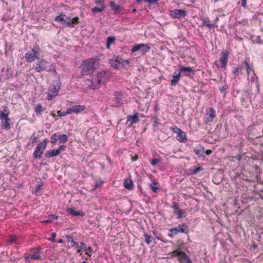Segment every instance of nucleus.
Returning a JSON list of instances; mask_svg holds the SVG:
<instances>
[{
    "instance_id": "nucleus-50",
    "label": "nucleus",
    "mask_w": 263,
    "mask_h": 263,
    "mask_svg": "<svg viewBox=\"0 0 263 263\" xmlns=\"http://www.w3.org/2000/svg\"><path fill=\"white\" fill-rule=\"evenodd\" d=\"M153 234L155 235L156 239L162 241H164L163 240L162 237L161 236V235H158L157 232L156 231H153Z\"/></svg>"
},
{
    "instance_id": "nucleus-26",
    "label": "nucleus",
    "mask_w": 263,
    "mask_h": 263,
    "mask_svg": "<svg viewBox=\"0 0 263 263\" xmlns=\"http://www.w3.org/2000/svg\"><path fill=\"white\" fill-rule=\"evenodd\" d=\"M58 156L55 150L50 149L46 151L45 156L47 158H50Z\"/></svg>"
},
{
    "instance_id": "nucleus-4",
    "label": "nucleus",
    "mask_w": 263,
    "mask_h": 263,
    "mask_svg": "<svg viewBox=\"0 0 263 263\" xmlns=\"http://www.w3.org/2000/svg\"><path fill=\"white\" fill-rule=\"evenodd\" d=\"M150 49L148 44L141 43L133 46L131 51L133 53L138 51L141 54L144 55L148 52Z\"/></svg>"
},
{
    "instance_id": "nucleus-46",
    "label": "nucleus",
    "mask_w": 263,
    "mask_h": 263,
    "mask_svg": "<svg viewBox=\"0 0 263 263\" xmlns=\"http://www.w3.org/2000/svg\"><path fill=\"white\" fill-rule=\"evenodd\" d=\"M65 14H61L59 15H58L55 18V21L58 22H62L63 20V17H64Z\"/></svg>"
},
{
    "instance_id": "nucleus-42",
    "label": "nucleus",
    "mask_w": 263,
    "mask_h": 263,
    "mask_svg": "<svg viewBox=\"0 0 263 263\" xmlns=\"http://www.w3.org/2000/svg\"><path fill=\"white\" fill-rule=\"evenodd\" d=\"M170 232H171L170 233H169L168 234V235L170 237H173L174 235H177L178 233L176 231V230L174 228H171L170 230Z\"/></svg>"
},
{
    "instance_id": "nucleus-47",
    "label": "nucleus",
    "mask_w": 263,
    "mask_h": 263,
    "mask_svg": "<svg viewBox=\"0 0 263 263\" xmlns=\"http://www.w3.org/2000/svg\"><path fill=\"white\" fill-rule=\"evenodd\" d=\"M43 107L41 104H37L35 107V111L37 113H40L43 111Z\"/></svg>"
},
{
    "instance_id": "nucleus-51",
    "label": "nucleus",
    "mask_w": 263,
    "mask_h": 263,
    "mask_svg": "<svg viewBox=\"0 0 263 263\" xmlns=\"http://www.w3.org/2000/svg\"><path fill=\"white\" fill-rule=\"evenodd\" d=\"M159 0H144V1L149 5L156 4Z\"/></svg>"
},
{
    "instance_id": "nucleus-2",
    "label": "nucleus",
    "mask_w": 263,
    "mask_h": 263,
    "mask_svg": "<svg viewBox=\"0 0 263 263\" xmlns=\"http://www.w3.org/2000/svg\"><path fill=\"white\" fill-rule=\"evenodd\" d=\"M81 70L83 75H88L93 73L95 71V67L94 62L91 60L84 61L81 66Z\"/></svg>"
},
{
    "instance_id": "nucleus-43",
    "label": "nucleus",
    "mask_w": 263,
    "mask_h": 263,
    "mask_svg": "<svg viewBox=\"0 0 263 263\" xmlns=\"http://www.w3.org/2000/svg\"><path fill=\"white\" fill-rule=\"evenodd\" d=\"M174 213L178 216V218H181L182 217L183 212L182 210L179 209L177 211H175Z\"/></svg>"
},
{
    "instance_id": "nucleus-44",
    "label": "nucleus",
    "mask_w": 263,
    "mask_h": 263,
    "mask_svg": "<svg viewBox=\"0 0 263 263\" xmlns=\"http://www.w3.org/2000/svg\"><path fill=\"white\" fill-rule=\"evenodd\" d=\"M66 24L67 26L69 27L73 28L74 27L73 25V22L72 21L70 17L68 19V21H67Z\"/></svg>"
},
{
    "instance_id": "nucleus-12",
    "label": "nucleus",
    "mask_w": 263,
    "mask_h": 263,
    "mask_svg": "<svg viewBox=\"0 0 263 263\" xmlns=\"http://www.w3.org/2000/svg\"><path fill=\"white\" fill-rule=\"evenodd\" d=\"M174 228L176 230L177 233H182L187 234L189 232V227L185 223L179 224Z\"/></svg>"
},
{
    "instance_id": "nucleus-29",
    "label": "nucleus",
    "mask_w": 263,
    "mask_h": 263,
    "mask_svg": "<svg viewBox=\"0 0 263 263\" xmlns=\"http://www.w3.org/2000/svg\"><path fill=\"white\" fill-rule=\"evenodd\" d=\"M105 6L104 5H102L100 7H95L92 8L91 11L93 13H99L103 11V10L105 9Z\"/></svg>"
},
{
    "instance_id": "nucleus-56",
    "label": "nucleus",
    "mask_w": 263,
    "mask_h": 263,
    "mask_svg": "<svg viewBox=\"0 0 263 263\" xmlns=\"http://www.w3.org/2000/svg\"><path fill=\"white\" fill-rule=\"evenodd\" d=\"M130 59H127L125 60H123V62L124 64L123 67H125L126 65H128L129 64Z\"/></svg>"
},
{
    "instance_id": "nucleus-34",
    "label": "nucleus",
    "mask_w": 263,
    "mask_h": 263,
    "mask_svg": "<svg viewBox=\"0 0 263 263\" xmlns=\"http://www.w3.org/2000/svg\"><path fill=\"white\" fill-rule=\"evenodd\" d=\"M158 184L156 182H153L149 184V187L152 191L156 193L159 190V187L158 186Z\"/></svg>"
},
{
    "instance_id": "nucleus-13",
    "label": "nucleus",
    "mask_w": 263,
    "mask_h": 263,
    "mask_svg": "<svg viewBox=\"0 0 263 263\" xmlns=\"http://www.w3.org/2000/svg\"><path fill=\"white\" fill-rule=\"evenodd\" d=\"M179 72L184 76H189L191 73H193V70L190 67L180 66L179 69Z\"/></svg>"
},
{
    "instance_id": "nucleus-60",
    "label": "nucleus",
    "mask_w": 263,
    "mask_h": 263,
    "mask_svg": "<svg viewBox=\"0 0 263 263\" xmlns=\"http://www.w3.org/2000/svg\"><path fill=\"white\" fill-rule=\"evenodd\" d=\"M240 70H241V68L239 67H235L233 69V72L234 73H236L238 71H239Z\"/></svg>"
},
{
    "instance_id": "nucleus-53",
    "label": "nucleus",
    "mask_w": 263,
    "mask_h": 263,
    "mask_svg": "<svg viewBox=\"0 0 263 263\" xmlns=\"http://www.w3.org/2000/svg\"><path fill=\"white\" fill-rule=\"evenodd\" d=\"M56 96L57 95H54V94L51 92L48 93L47 96V99L49 100H51L54 97Z\"/></svg>"
},
{
    "instance_id": "nucleus-49",
    "label": "nucleus",
    "mask_w": 263,
    "mask_h": 263,
    "mask_svg": "<svg viewBox=\"0 0 263 263\" xmlns=\"http://www.w3.org/2000/svg\"><path fill=\"white\" fill-rule=\"evenodd\" d=\"M17 238L15 236H11L10 238V242L11 243H14L15 244H17L16 242Z\"/></svg>"
},
{
    "instance_id": "nucleus-17",
    "label": "nucleus",
    "mask_w": 263,
    "mask_h": 263,
    "mask_svg": "<svg viewBox=\"0 0 263 263\" xmlns=\"http://www.w3.org/2000/svg\"><path fill=\"white\" fill-rule=\"evenodd\" d=\"M109 6L116 13H119L122 10V7L113 1L110 2Z\"/></svg>"
},
{
    "instance_id": "nucleus-8",
    "label": "nucleus",
    "mask_w": 263,
    "mask_h": 263,
    "mask_svg": "<svg viewBox=\"0 0 263 263\" xmlns=\"http://www.w3.org/2000/svg\"><path fill=\"white\" fill-rule=\"evenodd\" d=\"M39 53L34 48L28 51L25 55V59L29 62H32L36 59H39L38 56Z\"/></svg>"
},
{
    "instance_id": "nucleus-9",
    "label": "nucleus",
    "mask_w": 263,
    "mask_h": 263,
    "mask_svg": "<svg viewBox=\"0 0 263 263\" xmlns=\"http://www.w3.org/2000/svg\"><path fill=\"white\" fill-rule=\"evenodd\" d=\"M170 15L172 18H180L184 17L186 15V12L184 10L176 9L170 12Z\"/></svg>"
},
{
    "instance_id": "nucleus-21",
    "label": "nucleus",
    "mask_w": 263,
    "mask_h": 263,
    "mask_svg": "<svg viewBox=\"0 0 263 263\" xmlns=\"http://www.w3.org/2000/svg\"><path fill=\"white\" fill-rule=\"evenodd\" d=\"M180 75L181 74L179 72H178L177 73L176 72H175V75L173 76V79L171 80L172 86L175 85L179 82L180 80Z\"/></svg>"
},
{
    "instance_id": "nucleus-19",
    "label": "nucleus",
    "mask_w": 263,
    "mask_h": 263,
    "mask_svg": "<svg viewBox=\"0 0 263 263\" xmlns=\"http://www.w3.org/2000/svg\"><path fill=\"white\" fill-rule=\"evenodd\" d=\"M123 93L121 91L116 92L114 94V100L117 104L122 103L123 101Z\"/></svg>"
},
{
    "instance_id": "nucleus-5",
    "label": "nucleus",
    "mask_w": 263,
    "mask_h": 263,
    "mask_svg": "<svg viewBox=\"0 0 263 263\" xmlns=\"http://www.w3.org/2000/svg\"><path fill=\"white\" fill-rule=\"evenodd\" d=\"M171 128L174 133L177 134L176 139L178 141L181 142H185L186 141V134L184 132L176 126L174 127H172Z\"/></svg>"
},
{
    "instance_id": "nucleus-16",
    "label": "nucleus",
    "mask_w": 263,
    "mask_h": 263,
    "mask_svg": "<svg viewBox=\"0 0 263 263\" xmlns=\"http://www.w3.org/2000/svg\"><path fill=\"white\" fill-rule=\"evenodd\" d=\"M85 109L84 106L82 105H74L68 108L70 114L71 112L79 113L83 111Z\"/></svg>"
},
{
    "instance_id": "nucleus-39",
    "label": "nucleus",
    "mask_w": 263,
    "mask_h": 263,
    "mask_svg": "<svg viewBox=\"0 0 263 263\" xmlns=\"http://www.w3.org/2000/svg\"><path fill=\"white\" fill-rule=\"evenodd\" d=\"M65 148L66 146L64 145H61L55 150V152L59 155L61 152L65 151Z\"/></svg>"
},
{
    "instance_id": "nucleus-35",
    "label": "nucleus",
    "mask_w": 263,
    "mask_h": 263,
    "mask_svg": "<svg viewBox=\"0 0 263 263\" xmlns=\"http://www.w3.org/2000/svg\"><path fill=\"white\" fill-rule=\"evenodd\" d=\"M58 217L57 216L54 215H52L49 217L48 219L43 221V222L45 223H49V222H52L54 219H55V220L58 219Z\"/></svg>"
},
{
    "instance_id": "nucleus-30",
    "label": "nucleus",
    "mask_w": 263,
    "mask_h": 263,
    "mask_svg": "<svg viewBox=\"0 0 263 263\" xmlns=\"http://www.w3.org/2000/svg\"><path fill=\"white\" fill-rule=\"evenodd\" d=\"M115 37L114 36H109L107 39V43H106V48L109 49L110 48V45L111 44L115 43Z\"/></svg>"
},
{
    "instance_id": "nucleus-6",
    "label": "nucleus",
    "mask_w": 263,
    "mask_h": 263,
    "mask_svg": "<svg viewBox=\"0 0 263 263\" xmlns=\"http://www.w3.org/2000/svg\"><path fill=\"white\" fill-rule=\"evenodd\" d=\"M58 140L60 143H65L67 141V135L65 134L59 135L55 133L51 136L50 142L52 144H55Z\"/></svg>"
},
{
    "instance_id": "nucleus-1",
    "label": "nucleus",
    "mask_w": 263,
    "mask_h": 263,
    "mask_svg": "<svg viewBox=\"0 0 263 263\" xmlns=\"http://www.w3.org/2000/svg\"><path fill=\"white\" fill-rule=\"evenodd\" d=\"M108 78V73L103 71L98 72L97 76L93 77L91 80H86L85 83L89 88L95 89L100 87L102 84L105 83Z\"/></svg>"
},
{
    "instance_id": "nucleus-37",
    "label": "nucleus",
    "mask_w": 263,
    "mask_h": 263,
    "mask_svg": "<svg viewBox=\"0 0 263 263\" xmlns=\"http://www.w3.org/2000/svg\"><path fill=\"white\" fill-rule=\"evenodd\" d=\"M82 250H84L85 251V253L86 255H87L88 256H91V252H92V248L90 247H87L86 246V248L85 249H82Z\"/></svg>"
},
{
    "instance_id": "nucleus-45",
    "label": "nucleus",
    "mask_w": 263,
    "mask_h": 263,
    "mask_svg": "<svg viewBox=\"0 0 263 263\" xmlns=\"http://www.w3.org/2000/svg\"><path fill=\"white\" fill-rule=\"evenodd\" d=\"M181 251H179L178 250H174L173 252H171V254L172 256L174 257H179V255H180V253Z\"/></svg>"
},
{
    "instance_id": "nucleus-62",
    "label": "nucleus",
    "mask_w": 263,
    "mask_h": 263,
    "mask_svg": "<svg viewBox=\"0 0 263 263\" xmlns=\"http://www.w3.org/2000/svg\"><path fill=\"white\" fill-rule=\"evenodd\" d=\"M247 5V0H241V6L245 8Z\"/></svg>"
},
{
    "instance_id": "nucleus-61",
    "label": "nucleus",
    "mask_w": 263,
    "mask_h": 263,
    "mask_svg": "<svg viewBox=\"0 0 263 263\" xmlns=\"http://www.w3.org/2000/svg\"><path fill=\"white\" fill-rule=\"evenodd\" d=\"M95 3L98 5H103V0H95Z\"/></svg>"
},
{
    "instance_id": "nucleus-20",
    "label": "nucleus",
    "mask_w": 263,
    "mask_h": 263,
    "mask_svg": "<svg viewBox=\"0 0 263 263\" xmlns=\"http://www.w3.org/2000/svg\"><path fill=\"white\" fill-rule=\"evenodd\" d=\"M201 20L202 21V23L201 25L202 26H205L209 27L210 29L214 28V25L211 23L210 21L209 20L208 18L202 17Z\"/></svg>"
},
{
    "instance_id": "nucleus-52",
    "label": "nucleus",
    "mask_w": 263,
    "mask_h": 263,
    "mask_svg": "<svg viewBox=\"0 0 263 263\" xmlns=\"http://www.w3.org/2000/svg\"><path fill=\"white\" fill-rule=\"evenodd\" d=\"M56 237V233L53 232L51 233V237L49 238V240L51 241H54Z\"/></svg>"
},
{
    "instance_id": "nucleus-40",
    "label": "nucleus",
    "mask_w": 263,
    "mask_h": 263,
    "mask_svg": "<svg viewBox=\"0 0 263 263\" xmlns=\"http://www.w3.org/2000/svg\"><path fill=\"white\" fill-rule=\"evenodd\" d=\"M202 170V168L200 167H196L193 170H190L191 174L192 175L197 174L198 172Z\"/></svg>"
},
{
    "instance_id": "nucleus-10",
    "label": "nucleus",
    "mask_w": 263,
    "mask_h": 263,
    "mask_svg": "<svg viewBox=\"0 0 263 263\" xmlns=\"http://www.w3.org/2000/svg\"><path fill=\"white\" fill-rule=\"evenodd\" d=\"M48 63L43 59L40 60L36 63L35 67V71L41 72L46 69Z\"/></svg>"
},
{
    "instance_id": "nucleus-55",
    "label": "nucleus",
    "mask_w": 263,
    "mask_h": 263,
    "mask_svg": "<svg viewBox=\"0 0 263 263\" xmlns=\"http://www.w3.org/2000/svg\"><path fill=\"white\" fill-rule=\"evenodd\" d=\"M227 87L225 86H221L219 87V90L221 92H224L225 90L227 89Z\"/></svg>"
},
{
    "instance_id": "nucleus-28",
    "label": "nucleus",
    "mask_w": 263,
    "mask_h": 263,
    "mask_svg": "<svg viewBox=\"0 0 263 263\" xmlns=\"http://www.w3.org/2000/svg\"><path fill=\"white\" fill-rule=\"evenodd\" d=\"M2 121V125L3 127H5L6 129H9L10 128V119L8 118H6L5 119H3Z\"/></svg>"
},
{
    "instance_id": "nucleus-57",
    "label": "nucleus",
    "mask_w": 263,
    "mask_h": 263,
    "mask_svg": "<svg viewBox=\"0 0 263 263\" xmlns=\"http://www.w3.org/2000/svg\"><path fill=\"white\" fill-rule=\"evenodd\" d=\"M72 21L73 22V24L76 23L78 24L79 21V18L78 16H76L75 17H73L72 19H71Z\"/></svg>"
},
{
    "instance_id": "nucleus-48",
    "label": "nucleus",
    "mask_w": 263,
    "mask_h": 263,
    "mask_svg": "<svg viewBox=\"0 0 263 263\" xmlns=\"http://www.w3.org/2000/svg\"><path fill=\"white\" fill-rule=\"evenodd\" d=\"M159 162H160V159H154L151 161V164L152 165L155 166Z\"/></svg>"
},
{
    "instance_id": "nucleus-59",
    "label": "nucleus",
    "mask_w": 263,
    "mask_h": 263,
    "mask_svg": "<svg viewBox=\"0 0 263 263\" xmlns=\"http://www.w3.org/2000/svg\"><path fill=\"white\" fill-rule=\"evenodd\" d=\"M37 139V137L35 136H32L30 140H31L32 143H34L36 142V140Z\"/></svg>"
},
{
    "instance_id": "nucleus-14",
    "label": "nucleus",
    "mask_w": 263,
    "mask_h": 263,
    "mask_svg": "<svg viewBox=\"0 0 263 263\" xmlns=\"http://www.w3.org/2000/svg\"><path fill=\"white\" fill-rule=\"evenodd\" d=\"M127 122H130V124H136L139 122L138 113L136 111H134V115H128L127 117Z\"/></svg>"
},
{
    "instance_id": "nucleus-27",
    "label": "nucleus",
    "mask_w": 263,
    "mask_h": 263,
    "mask_svg": "<svg viewBox=\"0 0 263 263\" xmlns=\"http://www.w3.org/2000/svg\"><path fill=\"white\" fill-rule=\"evenodd\" d=\"M28 257L35 260L41 259V257L39 251H35L32 254L29 255Z\"/></svg>"
},
{
    "instance_id": "nucleus-31",
    "label": "nucleus",
    "mask_w": 263,
    "mask_h": 263,
    "mask_svg": "<svg viewBox=\"0 0 263 263\" xmlns=\"http://www.w3.org/2000/svg\"><path fill=\"white\" fill-rule=\"evenodd\" d=\"M69 213L72 215L76 216L83 215V212L82 211H74L72 209H69Z\"/></svg>"
},
{
    "instance_id": "nucleus-11",
    "label": "nucleus",
    "mask_w": 263,
    "mask_h": 263,
    "mask_svg": "<svg viewBox=\"0 0 263 263\" xmlns=\"http://www.w3.org/2000/svg\"><path fill=\"white\" fill-rule=\"evenodd\" d=\"M66 238L68 241L73 243V246L75 247L76 249H85L86 248V244L83 242H76L73 239V237L71 236H67Z\"/></svg>"
},
{
    "instance_id": "nucleus-63",
    "label": "nucleus",
    "mask_w": 263,
    "mask_h": 263,
    "mask_svg": "<svg viewBox=\"0 0 263 263\" xmlns=\"http://www.w3.org/2000/svg\"><path fill=\"white\" fill-rule=\"evenodd\" d=\"M172 208L174 209L175 211H177L179 209L178 206L177 204L175 203L172 205Z\"/></svg>"
},
{
    "instance_id": "nucleus-23",
    "label": "nucleus",
    "mask_w": 263,
    "mask_h": 263,
    "mask_svg": "<svg viewBox=\"0 0 263 263\" xmlns=\"http://www.w3.org/2000/svg\"><path fill=\"white\" fill-rule=\"evenodd\" d=\"M9 111L7 110V107L6 106L4 107V109L3 111H1L0 112V119L1 120H3V119H5L6 118H8Z\"/></svg>"
},
{
    "instance_id": "nucleus-32",
    "label": "nucleus",
    "mask_w": 263,
    "mask_h": 263,
    "mask_svg": "<svg viewBox=\"0 0 263 263\" xmlns=\"http://www.w3.org/2000/svg\"><path fill=\"white\" fill-rule=\"evenodd\" d=\"M184 256H188L184 252L181 251L180 253V255H179L178 258V260L180 263H183L184 261H185L186 258L184 257Z\"/></svg>"
},
{
    "instance_id": "nucleus-3",
    "label": "nucleus",
    "mask_w": 263,
    "mask_h": 263,
    "mask_svg": "<svg viewBox=\"0 0 263 263\" xmlns=\"http://www.w3.org/2000/svg\"><path fill=\"white\" fill-rule=\"evenodd\" d=\"M47 142L48 139H45L43 141L40 142L37 144L33 154L34 158L40 159L42 157L44 151L46 147Z\"/></svg>"
},
{
    "instance_id": "nucleus-41",
    "label": "nucleus",
    "mask_w": 263,
    "mask_h": 263,
    "mask_svg": "<svg viewBox=\"0 0 263 263\" xmlns=\"http://www.w3.org/2000/svg\"><path fill=\"white\" fill-rule=\"evenodd\" d=\"M243 63L245 65L248 74L249 75V73H250V71H251V67H250L248 62L247 61H244L243 62Z\"/></svg>"
},
{
    "instance_id": "nucleus-22",
    "label": "nucleus",
    "mask_w": 263,
    "mask_h": 263,
    "mask_svg": "<svg viewBox=\"0 0 263 263\" xmlns=\"http://www.w3.org/2000/svg\"><path fill=\"white\" fill-rule=\"evenodd\" d=\"M193 151L195 154L198 157H201L203 156L204 149L203 147H200L199 148H194Z\"/></svg>"
},
{
    "instance_id": "nucleus-24",
    "label": "nucleus",
    "mask_w": 263,
    "mask_h": 263,
    "mask_svg": "<svg viewBox=\"0 0 263 263\" xmlns=\"http://www.w3.org/2000/svg\"><path fill=\"white\" fill-rule=\"evenodd\" d=\"M59 87L58 86L54 84H52L49 87V90L50 92L54 94V95H57Z\"/></svg>"
},
{
    "instance_id": "nucleus-58",
    "label": "nucleus",
    "mask_w": 263,
    "mask_h": 263,
    "mask_svg": "<svg viewBox=\"0 0 263 263\" xmlns=\"http://www.w3.org/2000/svg\"><path fill=\"white\" fill-rule=\"evenodd\" d=\"M184 257L186 258V259H185V261H184V262H185V263H192V260H191V258H189V256H184Z\"/></svg>"
},
{
    "instance_id": "nucleus-54",
    "label": "nucleus",
    "mask_w": 263,
    "mask_h": 263,
    "mask_svg": "<svg viewBox=\"0 0 263 263\" xmlns=\"http://www.w3.org/2000/svg\"><path fill=\"white\" fill-rule=\"evenodd\" d=\"M41 189V185L40 184H38L35 186V192L37 193V192H40Z\"/></svg>"
},
{
    "instance_id": "nucleus-25",
    "label": "nucleus",
    "mask_w": 263,
    "mask_h": 263,
    "mask_svg": "<svg viewBox=\"0 0 263 263\" xmlns=\"http://www.w3.org/2000/svg\"><path fill=\"white\" fill-rule=\"evenodd\" d=\"M124 186L128 190H132L134 187V184L131 180H125L124 182Z\"/></svg>"
},
{
    "instance_id": "nucleus-15",
    "label": "nucleus",
    "mask_w": 263,
    "mask_h": 263,
    "mask_svg": "<svg viewBox=\"0 0 263 263\" xmlns=\"http://www.w3.org/2000/svg\"><path fill=\"white\" fill-rule=\"evenodd\" d=\"M229 53L227 51L222 52L221 56L219 60L221 63V67L225 68L228 62Z\"/></svg>"
},
{
    "instance_id": "nucleus-64",
    "label": "nucleus",
    "mask_w": 263,
    "mask_h": 263,
    "mask_svg": "<svg viewBox=\"0 0 263 263\" xmlns=\"http://www.w3.org/2000/svg\"><path fill=\"white\" fill-rule=\"evenodd\" d=\"M256 78H257V77H256L255 73H254V72L253 71V76L251 77V81L254 82L255 81V79Z\"/></svg>"
},
{
    "instance_id": "nucleus-36",
    "label": "nucleus",
    "mask_w": 263,
    "mask_h": 263,
    "mask_svg": "<svg viewBox=\"0 0 263 263\" xmlns=\"http://www.w3.org/2000/svg\"><path fill=\"white\" fill-rule=\"evenodd\" d=\"M144 236L145 237V241L147 244L149 245L152 241V237L147 234V233L144 234Z\"/></svg>"
},
{
    "instance_id": "nucleus-33",
    "label": "nucleus",
    "mask_w": 263,
    "mask_h": 263,
    "mask_svg": "<svg viewBox=\"0 0 263 263\" xmlns=\"http://www.w3.org/2000/svg\"><path fill=\"white\" fill-rule=\"evenodd\" d=\"M184 256H188L184 252L181 251L180 253V255H179L178 258V260L180 263H183L184 261H185L186 258L184 257Z\"/></svg>"
},
{
    "instance_id": "nucleus-18",
    "label": "nucleus",
    "mask_w": 263,
    "mask_h": 263,
    "mask_svg": "<svg viewBox=\"0 0 263 263\" xmlns=\"http://www.w3.org/2000/svg\"><path fill=\"white\" fill-rule=\"evenodd\" d=\"M215 117V112L213 108H210V111L208 114H206L205 122H212Z\"/></svg>"
},
{
    "instance_id": "nucleus-7",
    "label": "nucleus",
    "mask_w": 263,
    "mask_h": 263,
    "mask_svg": "<svg viewBox=\"0 0 263 263\" xmlns=\"http://www.w3.org/2000/svg\"><path fill=\"white\" fill-rule=\"evenodd\" d=\"M123 60L120 57H116L109 60V63L110 65L115 68L120 69L123 67Z\"/></svg>"
},
{
    "instance_id": "nucleus-38",
    "label": "nucleus",
    "mask_w": 263,
    "mask_h": 263,
    "mask_svg": "<svg viewBox=\"0 0 263 263\" xmlns=\"http://www.w3.org/2000/svg\"><path fill=\"white\" fill-rule=\"evenodd\" d=\"M69 114H70V111H69L68 109H67L66 111H61L60 110L58 111V116L60 117H63Z\"/></svg>"
}]
</instances>
